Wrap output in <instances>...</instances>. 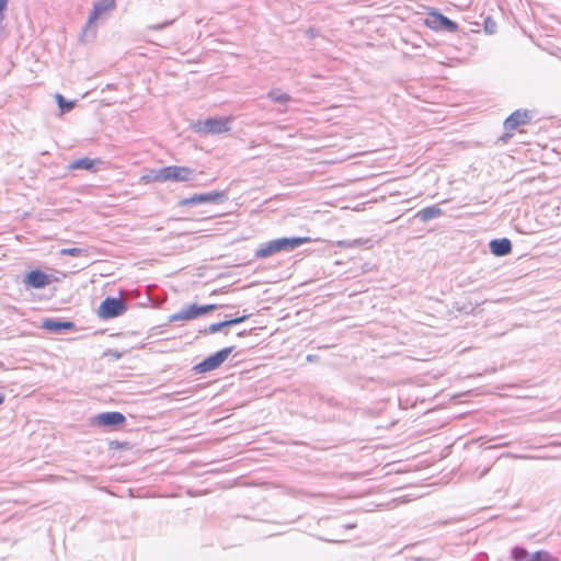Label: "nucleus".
I'll use <instances>...</instances> for the list:
<instances>
[{
  "instance_id": "obj_1",
  "label": "nucleus",
  "mask_w": 561,
  "mask_h": 561,
  "mask_svg": "<svg viewBox=\"0 0 561 561\" xmlns=\"http://www.w3.org/2000/svg\"><path fill=\"white\" fill-rule=\"evenodd\" d=\"M311 239L309 237L302 238H280L276 240H272L263 245H261L255 251V256L259 259L268 257L274 255L280 251L295 249L304 243L310 242Z\"/></svg>"
},
{
  "instance_id": "obj_2",
  "label": "nucleus",
  "mask_w": 561,
  "mask_h": 561,
  "mask_svg": "<svg viewBox=\"0 0 561 561\" xmlns=\"http://www.w3.org/2000/svg\"><path fill=\"white\" fill-rule=\"evenodd\" d=\"M232 117H209L204 122L194 125L195 131L199 134H222L229 131Z\"/></svg>"
},
{
  "instance_id": "obj_3",
  "label": "nucleus",
  "mask_w": 561,
  "mask_h": 561,
  "mask_svg": "<svg viewBox=\"0 0 561 561\" xmlns=\"http://www.w3.org/2000/svg\"><path fill=\"white\" fill-rule=\"evenodd\" d=\"M217 308L216 305L196 306L191 305L181 311L173 313L169 317L170 322L176 321H191L214 311Z\"/></svg>"
},
{
  "instance_id": "obj_4",
  "label": "nucleus",
  "mask_w": 561,
  "mask_h": 561,
  "mask_svg": "<svg viewBox=\"0 0 561 561\" xmlns=\"http://www.w3.org/2000/svg\"><path fill=\"white\" fill-rule=\"evenodd\" d=\"M424 24L433 31L446 30L449 32H456L458 30L457 23L449 20L447 16L443 15L436 10H430L427 12Z\"/></svg>"
},
{
  "instance_id": "obj_5",
  "label": "nucleus",
  "mask_w": 561,
  "mask_h": 561,
  "mask_svg": "<svg viewBox=\"0 0 561 561\" xmlns=\"http://www.w3.org/2000/svg\"><path fill=\"white\" fill-rule=\"evenodd\" d=\"M126 310V306L122 299L106 298L104 299L98 309V316L101 319L116 318Z\"/></svg>"
},
{
  "instance_id": "obj_6",
  "label": "nucleus",
  "mask_w": 561,
  "mask_h": 561,
  "mask_svg": "<svg viewBox=\"0 0 561 561\" xmlns=\"http://www.w3.org/2000/svg\"><path fill=\"white\" fill-rule=\"evenodd\" d=\"M163 182H187L194 178V170L184 165H169L161 168Z\"/></svg>"
},
{
  "instance_id": "obj_7",
  "label": "nucleus",
  "mask_w": 561,
  "mask_h": 561,
  "mask_svg": "<svg viewBox=\"0 0 561 561\" xmlns=\"http://www.w3.org/2000/svg\"><path fill=\"white\" fill-rule=\"evenodd\" d=\"M232 347H226L199 363L195 369L198 373H207L218 368L230 355Z\"/></svg>"
},
{
  "instance_id": "obj_8",
  "label": "nucleus",
  "mask_w": 561,
  "mask_h": 561,
  "mask_svg": "<svg viewBox=\"0 0 561 561\" xmlns=\"http://www.w3.org/2000/svg\"><path fill=\"white\" fill-rule=\"evenodd\" d=\"M530 122L529 112L526 110H517L513 112L505 121H504V129L511 136L514 130L518 127L527 125Z\"/></svg>"
},
{
  "instance_id": "obj_9",
  "label": "nucleus",
  "mask_w": 561,
  "mask_h": 561,
  "mask_svg": "<svg viewBox=\"0 0 561 561\" xmlns=\"http://www.w3.org/2000/svg\"><path fill=\"white\" fill-rule=\"evenodd\" d=\"M225 193L224 192H209L206 194H196L188 198H184L180 202L181 206H188V205H195V204H203V203H216L218 201L224 199Z\"/></svg>"
},
{
  "instance_id": "obj_10",
  "label": "nucleus",
  "mask_w": 561,
  "mask_h": 561,
  "mask_svg": "<svg viewBox=\"0 0 561 561\" xmlns=\"http://www.w3.org/2000/svg\"><path fill=\"white\" fill-rule=\"evenodd\" d=\"M49 283V276L39 270L31 271L25 276V284L32 288H43Z\"/></svg>"
},
{
  "instance_id": "obj_11",
  "label": "nucleus",
  "mask_w": 561,
  "mask_h": 561,
  "mask_svg": "<svg viewBox=\"0 0 561 561\" xmlns=\"http://www.w3.org/2000/svg\"><path fill=\"white\" fill-rule=\"evenodd\" d=\"M95 421L100 425L112 426V425L124 424L126 419L121 412H104V413L98 414L95 416Z\"/></svg>"
},
{
  "instance_id": "obj_12",
  "label": "nucleus",
  "mask_w": 561,
  "mask_h": 561,
  "mask_svg": "<svg viewBox=\"0 0 561 561\" xmlns=\"http://www.w3.org/2000/svg\"><path fill=\"white\" fill-rule=\"evenodd\" d=\"M491 252L495 256H504L512 252V242L507 238L494 239L490 242Z\"/></svg>"
},
{
  "instance_id": "obj_13",
  "label": "nucleus",
  "mask_w": 561,
  "mask_h": 561,
  "mask_svg": "<svg viewBox=\"0 0 561 561\" xmlns=\"http://www.w3.org/2000/svg\"><path fill=\"white\" fill-rule=\"evenodd\" d=\"M114 8L115 0H101L95 3L89 18V24L94 23L103 13L113 10Z\"/></svg>"
},
{
  "instance_id": "obj_14",
  "label": "nucleus",
  "mask_w": 561,
  "mask_h": 561,
  "mask_svg": "<svg viewBox=\"0 0 561 561\" xmlns=\"http://www.w3.org/2000/svg\"><path fill=\"white\" fill-rule=\"evenodd\" d=\"M547 552L538 551L535 554H529L527 550L523 548H514L512 557L515 561H541L543 557H547Z\"/></svg>"
},
{
  "instance_id": "obj_15",
  "label": "nucleus",
  "mask_w": 561,
  "mask_h": 561,
  "mask_svg": "<svg viewBox=\"0 0 561 561\" xmlns=\"http://www.w3.org/2000/svg\"><path fill=\"white\" fill-rule=\"evenodd\" d=\"M42 328L48 331L59 332L62 330H73L75 323L71 321H57L53 319H45L42 323Z\"/></svg>"
},
{
  "instance_id": "obj_16",
  "label": "nucleus",
  "mask_w": 561,
  "mask_h": 561,
  "mask_svg": "<svg viewBox=\"0 0 561 561\" xmlns=\"http://www.w3.org/2000/svg\"><path fill=\"white\" fill-rule=\"evenodd\" d=\"M248 318H249V316L245 314V316H242V317H239V318H236V319L226 320V321L218 322V323H213V324H210L208 327L207 332L208 333H216V332L220 331L225 327H230V325H233V324L241 323L244 320H247Z\"/></svg>"
},
{
  "instance_id": "obj_17",
  "label": "nucleus",
  "mask_w": 561,
  "mask_h": 561,
  "mask_svg": "<svg viewBox=\"0 0 561 561\" xmlns=\"http://www.w3.org/2000/svg\"><path fill=\"white\" fill-rule=\"evenodd\" d=\"M94 163H95L94 160H92L88 157H83V158L72 161L69 164V169L70 170H78V169L92 170L94 168Z\"/></svg>"
},
{
  "instance_id": "obj_18",
  "label": "nucleus",
  "mask_w": 561,
  "mask_h": 561,
  "mask_svg": "<svg viewBox=\"0 0 561 561\" xmlns=\"http://www.w3.org/2000/svg\"><path fill=\"white\" fill-rule=\"evenodd\" d=\"M142 184H150L153 182H163L162 170H150L148 173L140 176Z\"/></svg>"
},
{
  "instance_id": "obj_19",
  "label": "nucleus",
  "mask_w": 561,
  "mask_h": 561,
  "mask_svg": "<svg viewBox=\"0 0 561 561\" xmlns=\"http://www.w3.org/2000/svg\"><path fill=\"white\" fill-rule=\"evenodd\" d=\"M56 101H57L59 107L61 108V111H70L75 106L73 102H66L64 96L60 94L56 95Z\"/></svg>"
},
{
  "instance_id": "obj_20",
  "label": "nucleus",
  "mask_w": 561,
  "mask_h": 561,
  "mask_svg": "<svg viewBox=\"0 0 561 561\" xmlns=\"http://www.w3.org/2000/svg\"><path fill=\"white\" fill-rule=\"evenodd\" d=\"M81 253H82V250L79 248H67V249L60 250V254L68 255V256H78Z\"/></svg>"
},
{
  "instance_id": "obj_21",
  "label": "nucleus",
  "mask_w": 561,
  "mask_h": 561,
  "mask_svg": "<svg viewBox=\"0 0 561 561\" xmlns=\"http://www.w3.org/2000/svg\"><path fill=\"white\" fill-rule=\"evenodd\" d=\"M270 96L278 102H287L289 100V96L287 94L274 95V93H270Z\"/></svg>"
},
{
  "instance_id": "obj_22",
  "label": "nucleus",
  "mask_w": 561,
  "mask_h": 561,
  "mask_svg": "<svg viewBox=\"0 0 561 561\" xmlns=\"http://www.w3.org/2000/svg\"><path fill=\"white\" fill-rule=\"evenodd\" d=\"M8 0H0V20H2V13L7 9Z\"/></svg>"
},
{
  "instance_id": "obj_23",
  "label": "nucleus",
  "mask_w": 561,
  "mask_h": 561,
  "mask_svg": "<svg viewBox=\"0 0 561 561\" xmlns=\"http://www.w3.org/2000/svg\"><path fill=\"white\" fill-rule=\"evenodd\" d=\"M430 211H431V213H433L434 215L439 214V210H438V209H435V208L430 209Z\"/></svg>"
},
{
  "instance_id": "obj_24",
  "label": "nucleus",
  "mask_w": 561,
  "mask_h": 561,
  "mask_svg": "<svg viewBox=\"0 0 561 561\" xmlns=\"http://www.w3.org/2000/svg\"><path fill=\"white\" fill-rule=\"evenodd\" d=\"M4 401V396L0 393V404H2Z\"/></svg>"
},
{
  "instance_id": "obj_25",
  "label": "nucleus",
  "mask_w": 561,
  "mask_h": 561,
  "mask_svg": "<svg viewBox=\"0 0 561 561\" xmlns=\"http://www.w3.org/2000/svg\"><path fill=\"white\" fill-rule=\"evenodd\" d=\"M489 21H490V19H489V18H488V19H485V30H486V31H489V28H488V23H489Z\"/></svg>"
}]
</instances>
